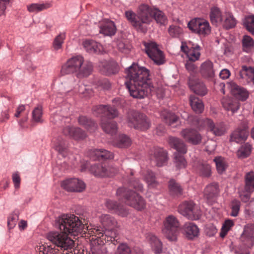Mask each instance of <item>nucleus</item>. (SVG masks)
Masks as SVG:
<instances>
[{
    "mask_svg": "<svg viewBox=\"0 0 254 254\" xmlns=\"http://www.w3.org/2000/svg\"><path fill=\"white\" fill-rule=\"evenodd\" d=\"M100 220L105 230L92 225L90 228H86L88 235L90 237H95L92 238L95 239V241L91 243L90 250L87 254H106V248L104 246L106 243L115 245L119 243L118 234L115 229L117 225L115 219L109 214H102L100 217Z\"/></svg>",
    "mask_w": 254,
    "mask_h": 254,
    "instance_id": "obj_1",
    "label": "nucleus"
},
{
    "mask_svg": "<svg viewBox=\"0 0 254 254\" xmlns=\"http://www.w3.org/2000/svg\"><path fill=\"white\" fill-rule=\"evenodd\" d=\"M148 69L133 64L127 71L126 82L130 95L134 98L142 99L153 90Z\"/></svg>",
    "mask_w": 254,
    "mask_h": 254,
    "instance_id": "obj_2",
    "label": "nucleus"
},
{
    "mask_svg": "<svg viewBox=\"0 0 254 254\" xmlns=\"http://www.w3.org/2000/svg\"><path fill=\"white\" fill-rule=\"evenodd\" d=\"M125 15L134 28L143 33L147 31V26L152 21V18L160 25H166L168 21L163 11L155 7H150L146 4H142L139 7L137 14L131 11H127Z\"/></svg>",
    "mask_w": 254,
    "mask_h": 254,
    "instance_id": "obj_3",
    "label": "nucleus"
},
{
    "mask_svg": "<svg viewBox=\"0 0 254 254\" xmlns=\"http://www.w3.org/2000/svg\"><path fill=\"white\" fill-rule=\"evenodd\" d=\"M129 189L120 188L117 190L119 199H124L125 203L138 210L143 209L145 207L144 199L137 192L143 190V185L138 180H134L130 182Z\"/></svg>",
    "mask_w": 254,
    "mask_h": 254,
    "instance_id": "obj_4",
    "label": "nucleus"
},
{
    "mask_svg": "<svg viewBox=\"0 0 254 254\" xmlns=\"http://www.w3.org/2000/svg\"><path fill=\"white\" fill-rule=\"evenodd\" d=\"M55 226L74 236L82 232L88 234L86 228H90V226H85L81 219L74 214H64L59 217L55 221Z\"/></svg>",
    "mask_w": 254,
    "mask_h": 254,
    "instance_id": "obj_5",
    "label": "nucleus"
},
{
    "mask_svg": "<svg viewBox=\"0 0 254 254\" xmlns=\"http://www.w3.org/2000/svg\"><path fill=\"white\" fill-rule=\"evenodd\" d=\"M92 71V63L84 61L83 57L77 56L69 59L62 67V75L76 73L78 77H87Z\"/></svg>",
    "mask_w": 254,
    "mask_h": 254,
    "instance_id": "obj_6",
    "label": "nucleus"
},
{
    "mask_svg": "<svg viewBox=\"0 0 254 254\" xmlns=\"http://www.w3.org/2000/svg\"><path fill=\"white\" fill-rule=\"evenodd\" d=\"M69 234L64 231H51L47 234V239L62 250L69 251L74 247V241L68 237Z\"/></svg>",
    "mask_w": 254,
    "mask_h": 254,
    "instance_id": "obj_7",
    "label": "nucleus"
},
{
    "mask_svg": "<svg viewBox=\"0 0 254 254\" xmlns=\"http://www.w3.org/2000/svg\"><path fill=\"white\" fill-rule=\"evenodd\" d=\"M192 124L199 129L206 128L207 129L216 136H221L226 131V127L223 123H214L208 118H199L194 117L193 118Z\"/></svg>",
    "mask_w": 254,
    "mask_h": 254,
    "instance_id": "obj_8",
    "label": "nucleus"
},
{
    "mask_svg": "<svg viewBox=\"0 0 254 254\" xmlns=\"http://www.w3.org/2000/svg\"><path fill=\"white\" fill-rule=\"evenodd\" d=\"M170 145L177 152L174 153L176 166L178 168H184L186 166V161L183 154L187 152V147L184 142L180 138L171 136L168 140Z\"/></svg>",
    "mask_w": 254,
    "mask_h": 254,
    "instance_id": "obj_9",
    "label": "nucleus"
},
{
    "mask_svg": "<svg viewBox=\"0 0 254 254\" xmlns=\"http://www.w3.org/2000/svg\"><path fill=\"white\" fill-rule=\"evenodd\" d=\"M127 120L128 126L136 129L144 131L150 127V122L143 114L131 111L128 113Z\"/></svg>",
    "mask_w": 254,
    "mask_h": 254,
    "instance_id": "obj_10",
    "label": "nucleus"
},
{
    "mask_svg": "<svg viewBox=\"0 0 254 254\" xmlns=\"http://www.w3.org/2000/svg\"><path fill=\"white\" fill-rule=\"evenodd\" d=\"M180 223L176 217L172 215L167 217L164 222L163 233L170 241L177 240L179 233Z\"/></svg>",
    "mask_w": 254,
    "mask_h": 254,
    "instance_id": "obj_11",
    "label": "nucleus"
},
{
    "mask_svg": "<svg viewBox=\"0 0 254 254\" xmlns=\"http://www.w3.org/2000/svg\"><path fill=\"white\" fill-rule=\"evenodd\" d=\"M179 212L189 219L197 220L201 215V211L192 201H185L178 208Z\"/></svg>",
    "mask_w": 254,
    "mask_h": 254,
    "instance_id": "obj_12",
    "label": "nucleus"
},
{
    "mask_svg": "<svg viewBox=\"0 0 254 254\" xmlns=\"http://www.w3.org/2000/svg\"><path fill=\"white\" fill-rule=\"evenodd\" d=\"M254 191V172L247 173L245 176V186L239 190V193L242 201L246 202L250 198L251 194Z\"/></svg>",
    "mask_w": 254,
    "mask_h": 254,
    "instance_id": "obj_13",
    "label": "nucleus"
},
{
    "mask_svg": "<svg viewBox=\"0 0 254 254\" xmlns=\"http://www.w3.org/2000/svg\"><path fill=\"white\" fill-rule=\"evenodd\" d=\"M188 27L192 31L200 35H207L211 31L209 22L207 20L201 18L192 19L189 22Z\"/></svg>",
    "mask_w": 254,
    "mask_h": 254,
    "instance_id": "obj_14",
    "label": "nucleus"
},
{
    "mask_svg": "<svg viewBox=\"0 0 254 254\" xmlns=\"http://www.w3.org/2000/svg\"><path fill=\"white\" fill-rule=\"evenodd\" d=\"M146 53L157 64L160 65L164 63V56L160 50L156 43L154 42L144 43Z\"/></svg>",
    "mask_w": 254,
    "mask_h": 254,
    "instance_id": "obj_15",
    "label": "nucleus"
},
{
    "mask_svg": "<svg viewBox=\"0 0 254 254\" xmlns=\"http://www.w3.org/2000/svg\"><path fill=\"white\" fill-rule=\"evenodd\" d=\"M90 171L95 176L104 177L114 176L118 172V170L117 168L108 166L105 163H100L91 165Z\"/></svg>",
    "mask_w": 254,
    "mask_h": 254,
    "instance_id": "obj_16",
    "label": "nucleus"
},
{
    "mask_svg": "<svg viewBox=\"0 0 254 254\" xmlns=\"http://www.w3.org/2000/svg\"><path fill=\"white\" fill-rule=\"evenodd\" d=\"M181 51L187 56L190 61L194 62L199 59L200 56V47L190 42L187 43L182 42L181 47Z\"/></svg>",
    "mask_w": 254,
    "mask_h": 254,
    "instance_id": "obj_17",
    "label": "nucleus"
},
{
    "mask_svg": "<svg viewBox=\"0 0 254 254\" xmlns=\"http://www.w3.org/2000/svg\"><path fill=\"white\" fill-rule=\"evenodd\" d=\"M62 187L68 191H83L85 189V184L77 178H70L64 181L62 183Z\"/></svg>",
    "mask_w": 254,
    "mask_h": 254,
    "instance_id": "obj_18",
    "label": "nucleus"
},
{
    "mask_svg": "<svg viewBox=\"0 0 254 254\" xmlns=\"http://www.w3.org/2000/svg\"><path fill=\"white\" fill-rule=\"evenodd\" d=\"M93 112L95 115L101 116L102 119L107 117L108 119H114L118 115L117 109L114 107L106 105H98L93 108Z\"/></svg>",
    "mask_w": 254,
    "mask_h": 254,
    "instance_id": "obj_19",
    "label": "nucleus"
},
{
    "mask_svg": "<svg viewBox=\"0 0 254 254\" xmlns=\"http://www.w3.org/2000/svg\"><path fill=\"white\" fill-rule=\"evenodd\" d=\"M150 159L158 167L164 165L167 161V155L165 150L161 148H154L150 152Z\"/></svg>",
    "mask_w": 254,
    "mask_h": 254,
    "instance_id": "obj_20",
    "label": "nucleus"
},
{
    "mask_svg": "<svg viewBox=\"0 0 254 254\" xmlns=\"http://www.w3.org/2000/svg\"><path fill=\"white\" fill-rule=\"evenodd\" d=\"M240 240L247 248H250L254 245V225L248 224L245 227Z\"/></svg>",
    "mask_w": 254,
    "mask_h": 254,
    "instance_id": "obj_21",
    "label": "nucleus"
},
{
    "mask_svg": "<svg viewBox=\"0 0 254 254\" xmlns=\"http://www.w3.org/2000/svg\"><path fill=\"white\" fill-rule=\"evenodd\" d=\"M181 135L188 142L194 145L199 144L201 136L197 131L192 128H186L181 131Z\"/></svg>",
    "mask_w": 254,
    "mask_h": 254,
    "instance_id": "obj_22",
    "label": "nucleus"
},
{
    "mask_svg": "<svg viewBox=\"0 0 254 254\" xmlns=\"http://www.w3.org/2000/svg\"><path fill=\"white\" fill-rule=\"evenodd\" d=\"M228 87L231 90L232 94L238 100L244 101L248 98V92L245 88L237 85L235 82L228 83Z\"/></svg>",
    "mask_w": 254,
    "mask_h": 254,
    "instance_id": "obj_23",
    "label": "nucleus"
},
{
    "mask_svg": "<svg viewBox=\"0 0 254 254\" xmlns=\"http://www.w3.org/2000/svg\"><path fill=\"white\" fill-rule=\"evenodd\" d=\"M63 132L75 140L83 139L86 137L85 132L79 127H66L64 128Z\"/></svg>",
    "mask_w": 254,
    "mask_h": 254,
    "instance_id": "obj_24",
    "label": "nucleus"
},
{
    "mask_svg": "<svg viewBox=\"0 0 254 254\" xmlns=\"http://www.w3.org/2000/svg\"><path fill=\"white\" fill-rule=\"evenodd\" d=\"M219 193L218 185L213 183L207 185L204 190V196L208 203L213 202Z\"/></svg>",
    "mask_w": 254,
    "mask_h": 254,
    "instance_id": "obj_25",
    "label": "nucleus"
},
{
    "mask_svg": "<svg viewBox=\"0 0 254 254\" xmlns=\"http://www.w3.org/2000/svg\"><path fill=\"white\" fill-rule=\"evenodd\" d=\"M189 85L190 89L198 95L204 96L207 93L205 85L199 79H190Z\"/></svg>",
    "mask_w": 254,
    "mask_h": 254,
    "instance_id": "obj_26",
    "label": "nucleus"
},
{
    "mask_svg": "<svg viewBox=\"0 0 254 254\" xmlns=\"http://www.w3.org/2000/svg\"><path fill=\"white\" fill-rule=\"evenodd\" d=\"M200 73L205 78H213L215 75V69L212 62L207 60L202 63L200 66Z\"/></svg>",
    "mask_w": 254,
    "mask_h": 254,
    "instance_id": "obj_27",
    "label": "nucleus"
},
{
    "mask_svg": "<svg viewBox=\"0 0 254 254\" xmlns=\"http://www.w3.org/2000/svg\"><path fill=\"white\" fill-rule=\"evenodd\" d=\"M194 167L196 172L202 177L208 178L211 175V166L205 161H198Z\"/></svg>",
    "mask_w": 254,
    "mask_h": 254,
    "instance_id": "obj_28",
    "label": "nucleus"
},
{
    "mask_svg": "<svg viewBox=\"0 0 254 254\" xmlns=\"http://www.w3.org/2000/svg\"><path fill=\"white\" fill-rule=\"evenodd\" d=\"M105 205L108 209L114 211L123 217L126 216L128 214L126 207L123 205L117 203L115 201L107 200Z\"/></svg>",
    "mask_w": 254,
    "mask_h": 254,
    "instance_id": "obj_29",
    "label": "nucleus"
},
{
    "mask_svg": "<svg viewBox=\"0 0 254 254\" xmlns=\"http://www.w3.org/2000/svg\"><path fill=\"white\" fill-rule=\"evenodd\" d=\"M86 51L91 54H100L104 50L102 46L94 40H87L83 43Z\"/></svg>",
    "mask_w": 254,
    "mask_h": 254,
    "instance_id": "obj_30",
    "label": "nucleus"
},
{
    "mask_svg": "<svg viewBox=\"0 0 254 254\" xmlns=\"http://www.w3.org/2000/svg\"><path fill=\"white\" fill-rule=\"evenodd\" d=\"M116 32V27L114 23L108 19L103 21L100 26V32L107 36L114 35Z\"/></svg>",
    "mask_w": 254,
    "mask_h": 254,
    "instance_id": "obj_31",
    "label": "nucleus"
},
{
    "mask_svg": "<svg viewBox=\"0 0 254 254\" xmlns=\"http://www.w3.org/2000/svg\"><path fill=\"white\" fill-rule=\"evenodd\" d=\"M90 156L93 160L111 159L113 158V155L111 152L102 149L91 150Z\"/></svg>",
    "mask_w": 254,
    "mask_h": 254,
    "instance_id": "obj_32",
    "label": "nucleus"
},
{
    "mask_svg": "<svg viewBox=\"0 0 254 254\" xmlns=\"http://www.w3.org/2000/svg\"><path fill=\"white\" fill-rule=\"evenodd\" d=\"M55 149L63 156H65L67 151V143L62 137H58L53 140Z\"/></svg>",
    "mask_w": 254,
    "mask_h": 254,
    "instance_id": "obj_33",
    "label": "nucleus"
},
{
    "mask_svg": "<svg viewBox=\"0 0 254 254\" xmlns=\"http://www.w3.org/2000/svg\"><path fill=\"white\" fill-rule=\"evenodd\" d=\"M161 116L165 122L172 127H175L179 124L178 117L167 110L161 112Z\"/></svg>",
    "mask_w": 254,
    "mask_h": 254,
    "instance_id": "obj_34",
    "label": "nucleus"
},
{
    "mask_svg": "<svg viewBox=\"0 0 254 254\" xmlns=\"http://www.w3.org/2000/svg\"><path fill=\"white\" fill-rule=\"evenodd\" d=\"M101 126L103 130L106 133L111 135H115L117 132V123L113 121L101 119Z\"/></svg>",
    "mask_w": 254,
    "mask_h": 254,
    "instance_id": "obj_35",
    "label": "nucleus"
},
{
    "mask_svg": "<svg viewBox=\"0 0 254 254\" xmlns=\"http://www.w3.org/2000/svg\"><path fill=\"white\" fill-rule=\"evenodd\" d=\"M248 135L247 127H244L243 128H238L231 134V140L237 143L245 141Z\"/></svg>",
    "mask_w": 254,
    "mask_h": 254,
    "instance_id": "obj_36",
    "label": "nucleus"
},
{
    "mask_svg": "<svg viewBox=\"0 0 254 254\" xmlns=\"http://www.w3.org/2000/svg\"><path fill=\"white\" fill-rule=\"evenodd\" d=\"M223 107L232 114L236 112L239 108V102L235 99L230 97H224L222 99Z\"/></svg>",
    "mask_w": 254,
    "mask_h": 254,
    "instance_id": "obj_37",
    "label": "nucleus"
},
{
    "mask_svg": "<svg viewBox=\"0 0 254 254\" xmlns=\"http://www.w3.org/2000/svg\"><path fill=\"white\" fill-rule=\"evenodd\" d=\"M183 229L187 237L189 239H192L198 235L199 229L192 222L186 223L183 226Z\"/></svg>",
    "mask_w": 254,
    "mask_h": 254,
    "instance_id": "obj_38",
    "label": "nucleus"
},
{
    "mask_svg": "<svg viewBox=\"0 0 254 254\" xmlns=\"http://www.w3.org/2000/svg\"><path fill=\"white\" fill-rule=\"evenodd\" d=\"M155 254H159L162 251V244L160 241L153 234H148L146 237Z\"/></svg>",
    "mask_w": 254,
    "mask_h": 254,
    "instance_id": "obj_39",
    "label": "nucleus"
},
{
    "mask_svg": "<svg viewBox=\"0 0 254 254\" xmlns=\"http://www.w3.org/2000/svg\"><path fill=\"white\" fill-rule=\"evenodd\" d=\"M190 103L192 109L198 114L201 113L204 109V105L202 101L194 95L190 97Z\"/></svg>",
    "mask_w": 254,
    "mask_h": 254,
    "instance_id": "obj_40",
    "label": "nucleus"
},
{
    "mask_svg": "<svg viewBox=\"0 0 254 254\" xmlns=\"http://www.w3.org/2000/svg\"><path fill=\"white\" fill-rule=\"evenodd\" d=\"M78 123L90 131H94L97 127V124L86 116H80L78 118Z\"/></svg>",
    "mask_w": 254,
    "mask_h": 254,
    "instance_id": "obj_41",
    "label": "nucleus"
},
{
    "mask_svg": "<svg viewBox=\"0 0 254 254\" xmlns=\"http://www.w3.org/2000/svg\"><path fill=\"white\" fill-rule=\"evenodd\" d=\"M210 18L213 24L217 25L218 24L222 23V14L220 10L216 7H212L211 9Z\"/></svg>",
    "mask_w": 254,
    "mask_h": 254,
    "instance_id": "obj_42",
    "label": "nucleus"
},
{
    "mask_svg": "<svg viewBox=\"0 0 254 254\" xmlns=\"http://www.w3.org/2000/svg\"><path fill=\"white\" fill-rule=\"evenodd\" d=\"M240 75L242 78H246L248 81H252L254 84V68L243 66L240 71Z\"/></svg>",
    "mask_w": 254,
    "mask_h": 254,
    "instance_id": "obj_43",
    "label": "nucleus"
},
{
    "mask_svg": "<svg viewBox=\"0 0 254 254\" xmlns=\"http://www.w3.org/2000/svg\"><path fill=\"white\" fill-rule=\"evenodd\" d=\"M51 5L50 3H32L27 6V10L32 13H37L50 8Z\"/></svg>",
    "mask_w": 254,
    "mask_h": 254,
    "instance_id": "obj_44",
    "label": "nucleus"
},
{
    "mask_svg": "<svg viewBox=\"0 0 254 254\" xmlns=\"http://www.w3.org/2000/svg\"><path fill=\"white\" fill-rule=\"evenodd\" d=\"M224 16L225 19L224 21H222V23H221L224 28L229 29L233 28L236 26L237 21L232 13L230 12H226Z\"/></svg>",
    "mask_w": 254,
    "mask_h": 254,
    "instance_id": "obj_45",
    "label": "nucleus"
},
{
    "mask_svg": "<svg viewBox=\"0 0 254 254\" xmlns=\"http://www.w3.org/2000/svg\"><path fill=\"white\" fill-rule=\"evenodd\" d=\"M118 71V67L115 62H105L103 64L102 72L107 75L116 74Z\"/></svg>",
    "mask_w": 254,
    "mask_h": 254,
    "instance_id": "obj_46",
    "label": "nucleus"
},
{
    "mask_svg": "<svg viewBox=\"0 0 254 254\" xmlns=\"http://www.w3.org/2000/svg\"><path fill=\"white\" fill-rule=\"evenodd\" d=\"M214 161L215 163L218 173L220 174L224 173L228 167V164L225 159L221 156H218L214 159Z\"/></svg>",
    "mask_w": 254,
    "mask_h": 254,
    "instance_id": "obj_47",
    "label": "nucleus"
},
{
    "mask_svg": "<svg viewBox=\"0 0 254 254\" xmlns=\"http://www.w3.org/2000/svg\"><path fill=\"white\" fill-rule=\"evenodd\" d=\"M130 138L126 135L122 134L119 136L118 139L114 141V145L119 148H125L130 145Z\"/></svg>",
    "mask_w": 254,
    "mask_h": 254,
    "instance_id": "obj_48",
    "label": "nucleus"
},
{
    "mask_svg": "<svg viewBox=\"0 0 254 254\" xmlns=\"http://www.w3.org/2000/svg\"><path fill=\"white\" fill-rule=\"evenodd\" d=\"M242 45L243 50L247 53H249L254 48V41L250 36L245 35L242 40Z\"/></svg>",
    "mask_w": 254,
    "mask_h": 254,
    "instance_id": "obj_49",
    "label": "nucleus"
},
{
    "mask_svg": "<svg viewBox=\"0 0 254 254\" xmlns=\"http://www.w3.org/2000/svg\"><path fill=\"white\" fill-rule=\"evenodd\" d=\"M65 39V33H61L54 39L53 42V48L55 51L60 50L63 47V44Z\"/></svg>",
    "mask_w": 254,
    "mask_h": 254,
    "instance_id": "obj_50",
    "label": "nucleus"
},
{
    "mask_svg": "<svg viewBox=\"0 0 254 254\" xmlns=\"http://www.w3.org/2000/svg\"><path fill=\"white\" fill-rule=\"evenodd\" d=\"M170 192L174 195H179L182 193V188L175 180H171L169 184Z\"/></svg>",
    "mask_w": 254,
    "mask_h": 254,
    "instance_id": "obj_51",
    "label": "nucleus"
},
{
    "mask_svg": "<svg viewBox=\"0 0 254 254\" xmlns=\"http://www.w3.org/2000/svg\"><path fill=\"white\" fill-rule=\"evenodd\" d=\"M32 121L37 123H42L43 122L42 116L43 110L41 106L36 107L32 113Z\"/></svg>",
    "mask_w": 254,
    "mask_h": 254,
    "instance_id": "obj_52",
    "label": "nucleus"
},
{
    "mask_svg": "<svg viewBox=\"0 0 254 254\" xmlns=\"http://www.w3.org/2000/svg\"><path fill=\"white\" fill-rule=\"evenodd\" d=\"M144 180L150 187H155L157 185L154 173L150 170L146 171L144 174Z\"/></svg>",
    "mask_w": 254,
    "mask_h": 254,
    "instance_id": "obj_53",
    "label": "nucleus"
},
{
    "mask_svg": "<svg viewBox=\"0 0 254 254\" xmlns=\"http://www.w3.org/2000/svg\"><path fill=\"white\" fill-rule=\"evenodd\" d=\"M251 150V145L249 143H246L239 149L237 152V155L239 157L246 158L250 155Z\"/></svg>",
    "mask_w": 254,
    "mask_h": 254,
    "instance_id": "obj_54",
    "label": "nucleus"
},
{
    "mask_svg": "<svg viewBox=\"0 0 254 254\" xmlns=\"http://www.w3.org/2000/svg\"><path fill=\"white\" fill-rule=\"evenodd\" d=\"M234 223L232 220H226L223 224L221 232L220 233V236L221 238H224L227 235L228 232L233 226Z\"/></svg>",
    "mask_w": 254,
    "mask_h": 254,
    "instance_id": "obj_55",
    "label": "nucleus"
},
{
    "mask_svg": "<svg viewBox=\"0 0 254 254\" xmlns=\"http://www.w3.org/2000/svg\"><path fill=\"white\" fill-rule=\"evenodd\" d=\"M244 24L247 29L254 35V16L251 15L246 17Z\"/></svg>",
    "mask_w": 254,
    "mask_h": 254,
    "instance_id": "obj_56",
    "label": "nucleus"
},
{
    "mask_svg": "<svg viewBox=\"0 0 254 254\" xmlns=\"http://www.w3.org/2000/svg\"><path fill=\"white\" fill-rule=\"evenodd\" d=\"M78 91L79 94L83 95L85 97H89L93 95L92 89L89 86L83 84L79 85Z\"/></svg>",
    "mask_w": 254,
    "mask_h": 254,
    "instance_id": "obj_57",
    "label": "nucleus"
},
{
    "mask_svg": "<svg viewBox=\"0 0 254 254\" xmlns=\"http://www.w3.org/2000/svg\"><path fill=\"white\" fill-rule=\"evenodd\" d=\"M18 220V215L16 213H11L7 219V227L9 229H13Z\"/></svg>",
    "mask_w": 254,
    "mask_h": 254,
    "instance_id": "obj_58",
    "label": "nucleus"
},
{
    "mask_svg": "<svg viewBox=\"0 0 254 254\" xmlns=\"http://www.w3.org/2000/svg\"><path fill=\"white\" fill-rule=\"evenodd\" d=\"M182 32V29L178 26L171 25L168 29V33L172 37H178Z\"/></svg>",
    "mask_w": 254,
    "mask_h": 254,
    "instance_id": "obj_59",
    "label": "nucleus"
},
{
    "mask_svg": "<svg viewBox=\"0 0 254 254\" xmlns=\"http://www.w3.org/2000/svg\"><path fill=\"white\" fill-rule=\"evenodd\" d=\"M130 248L127 245L121 244L118 247L115 254H130Z\"/></svg>",
    "mask_w": 254,
    "mask_h": 254,
    "instance_id": "obj_60",
    "label": "nucleus"
},
{
    "mask_svg": "<svg viewBox=\"0 0 254 254\" xmlns=\"http://www.w3.org/2000/svg\"><path fill=\"white\" fill-rule=\"evenodd\" d=\"M240 206V202L237 200H234L232 203L231 215L236 217L238 215Z\"/></svg>",
    "mask_w": 254,
    "mask_h": 254,
    "instance_id": "obj_61",
    "label": "nucleus"
},
{
    "mask_svg": "<svg viewBox=\"0 0 254 254\" xmlns=\"http://www.w3.org/2000/svg\"><path fill=\"white\" fill-rule=\"evenodd\" d=\"M118 49L122 52L127 53L130 49V46L128 44H126L125 43L120 41L117 44Z\"/></svg>",
    "mask_w": 254,
    "mask_h": 254,
    "instance_id": "obj_62",
    "label": "nucleus"
},
{
    "mask_svg": "<svg viewBox=\"0 0 254 254\" xmlns=\"http://www.w3.org/2000/svg\"><path fill=\"white\" fill-rule=\"evenodd\" d=\"M10 0H0V16L3 15L6 7V5Z\"/></svg>",
    "mask_w": 254,
    "mask_h": 254,
    "instance_id": "obj_63",
    "label": "nucleus"
},
{
    "mask_svg": "<svg viewBox=\"0 0 254 254\" xmlns=\"http://www.w3.org/2000/svg\"><path fill=\"white\" fill-rule=\"evenodd\" d=\"M12 179L15 188L16 189L19 188L21 181L20 177L19 174L17 173L13 174Z\"/></svg>",
    "mask_w": 254,
    "mask_h": 254,
    "instance_id": "obj_64",
    "label": "nucleus"
}]
</instances>
